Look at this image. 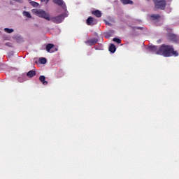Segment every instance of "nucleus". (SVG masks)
<instances>
[{"mask_svg":"<svg viewBox=\"0 0 179 179\" xmlns=\"http://www.w3.org/2000/svg\"><path fill=\"white\" fill-rule=\"evenodd\" d=\"M121 2L123 5H134V1L131 0H121Z\"/></svg>","mask_w":179,"mask_h":179,"instance_id":"nucleus-16","label":"nucleus"},{"mask_svg":"<svg viewBox=\"0 0 179 179\" xmlns=\"http://www.w3.org/2000/svg\"><path fill=\"white\" fill-rule=\"evenodd\" d=\"M64 19H65V15L61 14L58 16L51 17L50 20H52L53 23L59 24V23H62Z\"/></svg>","mask_w":179,"mask_h":179,"instance_id":"nucleus-4","label":"nucleus"},{"mask_svg":"<svg viewBox=\"0 0 179 179\" xmlns=\"http://www.w3.org/2000/svg\"><path fill=\"white\" fill-rule=\"evenodd\" d=\"M30 5H31V6H33L34 8H38V3L36 2V1H30Z\"/></svg>","mask_w":179,"mask_h":179,"instance_id":"nucleus-17","label":"nucleus"},{"mask_svg":"<svg viewBox=\"0 0 179 179\" xmlns=\"http://www.w3.org/2000/svg\"><path fill=\"white\" fill-rule=\"evenodd\" d=\"M113 41H114L115 43H117V44H121V39L118 38H114L113 39Z\"/></svg>","mask_w":179,"mask_h":179,"instance_id":"nucleus-21","label":"nucleus"},{"mask_svg":"<svg viewBox=\"0 0 179 179\" xmlns=\"http://www.w3.org/2000/svg\"><path fill=\"white\" fill-rule=\"evenodd\" d=\"M35 15L36 16H38L39 17H43V19H45L46 20H51V17H50V14L47 13L43 10H34Z\"/></svg>","mask_w":179,"mask_h":179,"instance_id":"nucleus-3","label":"nucleus"},{"mask_svg":"<svg viewBox=\"0 0 179 179\" xmlns=\"http://www.w3.org/2000/svg\"><path fill=\"white\" fill-rule=\"evenodd\" d=\"M85 44H89L90 46L94 45V44H97L99 43V40L96 38H93L92 39L87 40L85 42Z\"/></svg>","mask_w":179,"mask_h":179,"instance_id":"nucleus-8","label":"nucleus"},{"mask_svg":"<svg viewBox=\"0 0 179 179\" xmlns=\"http://www.w3.org/2000/svg\"><path fill=\"white\" fill-rule=\"evenodd\" d=\"M58 73H59V75H64V71H62V69H59L58 71Z\"/></svg>","mask_w":179,"mask_h":179,"instance_id":"nucleus-22","label":"nucleus"},{"mask_svg":"<svg viewBox=\"0 0 179 179\" xmlns=\"http://www.w3.org/2000/svg\"><path fill=\"white\" fill-rule=\"evenodd\" d=\"M46 51H48V52H53L54 51H51V50H52V48H54V44L52 43H48V45H46Z\"/></svg>","mask_w":179,"mask_h":179,"instance_id":"nucleus-10","label":"nucleus"},{"mask_svg":"<svg viewBox=\"0 0 179 179\" xmlns=\"http://www.w3.org/2000/svg\"><path fill=\"white\" fill-rule=\"evenodd\" d=\"M110 52H112V54H114L115 51H117V48H115V45L111 43L108 48Z\"/></svg>","mask_w":179,"mask_h":179,"instance_id":"nucleus-11","label":"nucleus"},{"mask_svg":"<svg viewBox=\"0 0 179 179\" xmlns=\"http://www.w3.org/2000/svg\"><path fill=\"white\" fill-rule=\"evenodd\" d=\"M36 71L34 70H31L29 71L27 73V76L31 78H34V76H36Z\"/></svg>","mask_w":179,"mask_h":179,"instance_id":"nucleus-12","label":"nucleus"},{"mask_svg":"<svg viewBox=\"0 0 179 179\" xmlns=\"http://www.w3.org/2000/svg\"><path fill=\"white\" fill-rule=\"evenodd\" d=\"M53 2L55 5L61 6L62 9H64V10H66V4H65L64 0H53Z\"/></svg>","mask_w":179,"mask_h":179,"instance_id":"nucleus-5","label":"nucleus"},{"mask_svg":"<svg viewBox=\"0 0 179 179\" xmlns=\"http://www.w3.org/2000/svg\"><path fill=\"white\" fill-rule=\"evenodd\" d=\"M147 1H149V0H147Z\"/></svg>","mask_w":179,"mask_h":179,"instance_id":"nucleus-25","label":"nucleus"},{"mask_svg":"<svg viewBox=\"0 0 179 179\" xmlns=\"http://www.w3.org/2000/svg\"><path fill=\"white\" fill-rule=\"evenodd\" d=\"M157 55H162L163 57H178V52L174 50L173 45L162 44L157 51Z\"/></svg>","mask_w":179,"mask_h":179,"instance_id":"nucleus-1","label":"nucleus"},{"mask_svg":"<svg viewBox=\"0 0 179 179\" xmlns=\"http://www.w3.org/2000/svg\"><path fill=\"white\" fill-rule=\"evenodd\" d=\"M92 15H94L96 17H101V11L96 10L92 12Z\"/></svg>","mask_w":179,"mask_h":179,"instance_id":"nucleus-13","label":"nucleus"},{"mask_svg":"<svg viewBox=\"0 0 179 179\" xmlns=\"http://www.w3.org/2000/svg\"><path fill=\"white\" fill-rule=\"evenodd\" d=\"M39 62L40 64H47V59H45V57H41L39 59Z\"/></svg>","mask_w":179,"mask_h":179,"instance_id":"nucleus-18","label":"nucleus"},{"mask_svg":"<svg viewBox=\"0 0 179 179\" xmlns=\"http://www.w3.org/2000/svg\"><path fill=\"white\" fill-rule=\"evenodd\" d=\"M148 50L151 52H155V54H157V51H159V48H157V46L156 45H150L148 47Z\"/></svg>","mask_w":179,"mask_h":179,"instance_id":"nucleus-9","label":"nucleus"},{"mask_svg":"<svg viewBox=\"0 0 179 179\" xmlns=\"http://www.w3.org/2000/svg\"><path fill=\"white\" fill-rule=\"evenodd\" d=\"M86 23H87V26H94V24H97V22L92 17H89L87 19Z\"/></svg>","mask_w":179,"mask_h":179,"instance_id":"nucleus-7","label":"nucleus"},{"mask_svg":"<svg viewBox=\"0 0 179 179\" xmlns=\"http://www.w3.org/2000/svg\"><path fill=\"white\" fill-rule=\"evenodd\" d=\"M4 31L8 34L13 33V29L5 28Z\"/></svg>","mask_w":179,"mask_h":179,"instance_id":"nucleus-20","label":"nucleus"},{"mask_svg":"<svg viewBox=\"0 0 179 179\" xmlns=\"http://www.w3.org/2000/svg\"><path fill=\"white\" fill-rule=\"evenodd\" d=\"M18 80H19V82H20V83H22V82H23V80H22V78H20V77L18 78Z\"/></svg>","mask_w":179,"mask_h":179,"instance_id":"nucleus-24","label":"nucleus"},{"mask_svg":"<svg viewBox=\"0 0 179 179\" xmlns=\"http://www.w3.org/2000/svg\"><path fill=\"white\" fill-rule=\"evenodd\" d=\"M46 1V3H48V1L50 0H41V2H45Z\"/></svg>","mask_w":179,"mask_h":179,"instance_id":"nucleus-23","label":"nucleus"},{"mask_svg":"<svg viewBox=\"0 0 179 179\" xmlns=\"http://www.w3.org/2000/svg\"><path fill=\"white\" fill-rule=\"evenodd\" d=\"M24 16H26V17H29L31 18V14H30V13L27 12V11H24L23 13Z\"/></svg>","mask_w":179,"mask_h":179,"instance_id":"nucleus-19","label":"nucleus"},{"mask_svg":"<svg viewBox=\"0 0 179 179\" xmlns=\"http://www.w3.org/2000/svg\"><path fill=\"white\" fill-rule=\"evenodd\" d=\"M155 9H161L162 10H164L166 9V6L167 3H166V0H152Z\"/></svg>","mask_w":179,"mask_h":179,"instance_id":"nucleus-2","label":"nucleus"},{"mask_svg":"<svg viewBox=\"0 0 179 179\" xmlns=\"http://www.w3.org/2000/svg\"><path fill=\"white\" fill-rule=\"evenodd\" d=\"M167 38L168 40H169L170 41H173L175 43H177V41H178V37L177 36V35L173 33H168Z\"/></svg>","mask_w":179,"mask_h":179,"instance_id":"nucleus-6","label":"nucleus"},{"mask_svg":"<svg viewBox=\"0 0 179 179\" xmlns=\"http://www.w3.org/2000/svg\"><path fill=\"white\" fill-rule=\"evenodd\" d=\"M152 20H160V15L159 14H152L150 15Z\"/></svg>","mask_w":179,"mask_h":179,"instance_id":"nucleus-15","label":"nucleus"},{"mask_svg":"<svg viewBox=\"0 0 179 179\" xmlns=\"http://www.w3.org/2000/svg\"><path fill=\"white\" fill-rule=\"evenodd\" d=\"M39 80H40V82H41V83H43V85H48V81H45V76H41L39 77Z\"/></svg>","mask_w":179,"mask_h":179,"instance_id":"nucleus-14","label":"nucleus"}]
</instances>
